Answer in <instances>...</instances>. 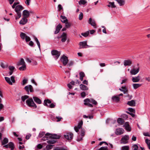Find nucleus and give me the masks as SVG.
<instances>
[{"label": "nucleus", "instance_id": "nucleus-1", "mask_svg": "<svg viewBox=\"0 0 150 150\" xmlns=\"http://www.w3.org/2000/svg\"><path fill=\"white\" fill-rule=\"evenodd\" d=\"M84 104L85 105H87L88 107H93L92 104L94 105H96L97 104V102L93 99L87 98L84 100Z\"/></svg>", "mask_w": 150, "mask_h": 150}, {"label": "nucleus", "instance_id": "nucleus-2", "mask_svg": "<svg viewBox=\"0 0 150 150\" xmlns=\"http://www.w3.org/2000/svg\"><path fill=\"white\" fill-rule=\"evenodd\" d=\"M27 105L29 107H33L34 108H37V105L34 102L32 98L27 99L26 101Z\"/></svg>", "mask_w": 150, "mask_h": 150}, {"label": "nucleus", "instance_id": "nucleus-3", "mask_svg": "<svg viewBox=\"0 0 150 150\" xmlns=\"http://www.w3.org/2000/svg\"><path fill=\"white\" fill-rule=\"evenodd\" d=\"M60 60L62 62L64 66H65L67 64L68 62V57L66 56L63 55L61 57Z\"/></svg>", "mask_w": 150, "mask_h": 150}, {"label": "nucleus", "instance_id": "nucleus-4", "mask_svg": "<svg viewBox=\"0 0 150 150\" xmlns=\"http://www.w3.org/2000/svg\"><path fill=\"white\" fill-rule=\"evenodd\" d=\"M24 89L26 91L28 94H29V91L30 92L34 91V90L32 86L30 85L26 86L24 87Z\"/></svg>", "mask_w": 150, "mask_h": 150}, {"label": "nucleus", "instance_id": "nucleus-5", "mask_svg": "<svg viewBox=\"0 0 150 150\" xmlns=\"http://www.w3.org/2000/svg\"><path fill=\"white\" fill-rule=\"evenodd\" d=\"M51 54L53 56H54V57L57 59H58L60 55V52L58 51L57 50H53L51 51Z\"/></svg>", "mask_w": 150, "mask_h": 150}, {"label": "nucleus", "instance_id": "nucleus-6", "mask_svg": "<svg viewBox=\"0 0 150 150\" xmlns=\"http://www.w3.org/2000/svg\"><path fill=\"white\" fill-rule=\"evenodd\" d=\"M129 139V137L128 135L125 136L122 138L120 141V143L123 144L127 143L128 142V140Z\"/></svg>", "mask_w": 150, "mask_h": 150}, {"label": "nucleus", "instance_id": "nucleus-7", "mask_svg": "<svg viewBox=\"0 0 150 150\" xmlns=\"http://www.w3.org/2000/svg\"><path fill=\"white\" fill-rule=\"evenodd\" d=\"M24 8L21 5H18L16 6L15 11L17 14L21 13V11Z\"/></svg>", "mask_w": 150, "mask_h": 150}, {"label": "nucleus", "instance_id": "nucleus-8", "mask_svg": "<svg viewBox=\"0 0 150 150\" xmlns=\"http://www.w3.org/2000/svg\"><path fill=\"white\" fill-rule=\"evenodd\" d=\"M73 134L71 132L67 133L66 134L64 135V138L69 141L71 140L73 138Z\"/></svg>", "mask_w": 150, "mask_h": 150}, {"label": "nucleus", "instance_id": "nucleus-9", "mask_svg": "<svg viewBox=\"0 0 150 150\" xmlns=\"http://www.w3.org/2000/svg\"><path fill=\"white\" fill-rule=\"evenodd\" d=\"M88 22L89 24H91L94 28H96V24L94 20L92 19L91 18H90L89 19Z\"/></svg>", "mask_w": 150, "mask_h": 150}, {"label": "nucleus", "instance_id": "nucleus-10", "mask_svg": "<svg viewBox=\"0 0 150 150\" xmlns=\"http://www.w3.org/2000/svg\"><path fill=\"white\" fill-rule=\"evenodd\" d=\"M79 45H80L79 49L86 48V46H88L87 44V41H86L80 42Z\"/></svg>", "mask_w": 150, "mask_h": 150}, {"label": "nucleus", "instance_id": "nucleus-11", "mask_svg": "<svg viewBox=\"0 0 150 150\" xmlns=\"http://www.w3.org/2000/svg\"><path fill=\"white\" fill-rule=\"evenodd\" d=\"M119 90L122 92L124 94H127L128 93V89L125 86L121 87V88H119Z\"/></svg>", "mask_w": 150, "mask_h": 150}, {"label": "nucleus", "instance_id": "nucleus-12", "mask_svg": "<svg viewBox=\"0 0 150 150\" xmlns=\"http://www.w3.org/2000/svg\"><path fill=\"white\" fill-rule=\"evenodd\" d=\"M139 71V67H138L137 69H132L130 71V73L131 75H136L138 73Z\"/></svg>", "mask_w": 150, "mask_h": 150}, {"label": "nucleus", "instance_id": "nucleus-13", "mask_svg": "<svg viewBox=\"0 0 150 150\" xmlns=\"http://www.w3.org/2000/svg\"><path fill=\"white\" fill-rule=\"evenodd\" d=\"M60 37L62 38L61 41L62 42H64L67 39V35L66 33L63 32L61 35Z\"/></svg>", "mask_w": 150, "mask_h": 150}, {"label": "nucleus", "instance_id": "nucleus-14", "mask_svg": "<svg viewBox=\"0 0 150 150\" xmlns=\"http://www.w3.org/2000/svg\"><path fill=\"white\" fill-rule=\"evenodd\" d=\"M140 79V76L138 75L137 76L132 77V81L133 82L136 83L139 81Z\"/></svg>", "mask_w": 150, "mask_h": 150}, {"label": "nucleus", "instance_id": "nucleus-15", "mask_svg": "<svg viewBox=\"0 0 150 150\" xmlns=\"http://www.w3.org/2000/svg\"><path fill=\"white\" fill-rule=\"evenodd\" d=\"M132 63V61L130 60H125L124 62V64L125 66H130Z\"/></svg>", "mask_w": 150, "mask_h": 150}, {"label": "nucleus", "instance_id": "nucleus-16", "mask_svg": "<svg viewBox=\"0 0 150 150\" xmlns=\"http://www.w3.org/2000/svg\"><path fill=\"white\" fill-rule=\"evenodd\" d=\"M124 130L122 128H118L116 129L115 133L117 135H120L124 132Z\"/></svg>", "mask_w": 150, "mask_h": 150}, {"label": "nucleus", "instance_id": "nucleus-17", "mask_svg": "<svg viewBox=\"0 0 150 150\" xmlns=\"http://www.w3.org/2000/svg\"><path fill=\"white\" fill-rule=\"evenodd\" d=\"M28 22V19L25 17H23L19 22L20 24L24 25Z\"/></svg>", "mask_w": 150, "mask_h": 150}, {"label": "nucleus", "instance_id": "nucleus-18", "mask_svg": "<svg viewBox=\"0 0 150 150\" xmlns=\"http://www.w3.org/2000/svg\"><path fill=\"white\" fill-rule=\"evenodd\" d=\"M22 15L23 17H25L27 18L29 17L30 14L28 11L24 10L23 11Z\"/></svg>", "mask_w": 150, "mask_h": 150}, {"label": "nucleus", "instance_id": "nucleus-19", "mask_svg": "<svg viewBox=\"0 0 150 150\" xmlns=\"http://www.w3.org/2000/svg\"><path fill=\"white\" fill-rule=\"evenodd\" d=\"M62 28V25L60 24H59L56 27V30L54 32V33L55 34L58 33Z\"/></svg>", "mask_w": 150, "mask_h": 150}, {"label": "nucleus", "instance_id": "nucleus-20", "mask_svg": "<svg viewBox=\"0 0 150 150\" xmlns=\"http://www.w3.org/2000/svg\"><path fill=\"white\" fill-rule=\"evenodd\" d=\"M112 99L113 101H115L116 102H118L120 100V98L117 95L114 96H112Z\"/></svg>", "mask_w": 150, "mask_h": 150}, {"label": "nucleus", "instance_id": "nucleus-21", "mask_svg": "<svg viewBox=\"0 0 150 150\" xmlns=\"http://www.w3.org/2000/svg\"><path fill=\"white\" fill-rule=\"evenodd\" d=\"M24 64H25V62L23 59L21 58V59L20 60L17 62V65L18 66H19L21 65H24Z\"/></svg>", "mask_w": 150, "mask_h": 150}, {"label": "nucleus", "instance_id": "nucleus-22", "mask_svg": "<svg viewBox=\"0 0 150 150\" xmlns=\"http://www.w3.org/2000/svg\"><path fill=\"white\" fill-rule=\"evenodd\" d=\"M33 98L34 101L38 104H40L41 103V101L40 99L36 97H33Z\"/></svg>", "mask_w": 150, "mask_h": 150}, {"label": "nucleus", "instance_id": "nucleus-23", "mask_svg": "<svg viewBox=\"0 0 150 150\" xmlns=\"http://www.w3.org/2000/svg\"><path fill=\"white\" fill-rule=\"evenodd\" d=\"M127 104L131 106H134L135 105V101L134 100H132L130 101H128Z\"/></svg>", "mask_w": 150, "mask_h": 150}, {"label": "nucleus", "instance_id": "nucleus-24", "mask_svg": "<svg viewBox=\"0 0 150 150\" xmlns=\"http://www.w3.org/2000/svg\"><path fill=\"white\" fill-rule=\"evenodd\" d=\"M117 123L120 125H122L125 123V121L124 120L121 118H119L117 120Z\"/></svg>", "mask_w": 150, "mask_h": 150}, {"label": "nucleus", "instance_id": "nucleus-25", "mask_svg": "<svg viewBox=\"0 0 150 150\" xmlns=\"http://www.w3.org/2000/svg\"><path fill=\"white\" fill-rule=\"evenodd\" d=\"M8 68L10 71L9 72V75H11L13 74V70L15 69V67L13 66H10L8 67Z\"/></svg>", "mask_w": 150, "mask_h": 150}, {"label": "nucleus", "instance_id": "nucleus-26", "mask_svg": "<svg viewBox=\"0 0 150 150\" xmlns=\"http://www.w3.org/2000/svg\"><path fill=\"white\" fill-rule=\"evenodd\" d=\"M50 138L54 139H58L60 137L56 134H52L49 137Z\"/></svg>", "mask_w": 150, "mask_h": 150}, {"label": "nucleus", "instance_id": "nucleus-27", "mask_svg": "<svg viewBox=\"0 0 150 150\" xmlns=\"http://www.w3.org/2000/svg\"><path fill=\"white\" fill-rule=\"evenodd\" d=\"M80 79L81 81L83 80V78L85 76V74L83 72L81 71L79 73Z\"/></svg>", "mask_w": 150, "mask_h": 150}, {"label": "nucleus", "instance_id": "nucleus-28", "mask_svg": "<svg viewBox=\"0 0 150 150\" xmlns=\"http://www.w3.org/2000/svg\"><path fill=\"white\" fill-rule=\"evenodd\" d=\"M51 101L49 99L45 100H44V105L45 106H46L47 107L48 106V105L47 104L51 103Z\"/></svg>", "mask_w": 150, "mask_h": 150}, {"label": "nucleus", "instance_id": "nucleus-29", "mask_svg": "<svg viewBox=\"0 0 150 150\" xmlns=\"http://www.w3.org/2000/svg\"><path fill=\"white\" fill-rule=\"evenodd\" d=\"M80 88L83 90H87L88 89V87L84 85L81 84L80 85Z\"/></svg>", "mask_w": 150, "mask_h": 150}, {"label": "nucleus", "instance_id": "nucleus-30", "mask_svg": "<svg viewBox=\"0 0 150 150\" xmlns=\"http://www.w3.org/2000/svg\"><path fill=\"white\" fill-rule=\"evenodd\" d=\"M8 142V139L6 138H5L1 141L2 145H5L7 144Z\"/></svg>", "mask_w": 150, "mask_h": 150}, {"label": "nucleus", "instance_id": "nucleus-31", "mask_svg": "<svg viewBox=\"0 0 150 150\" xmlns=\"http://www.w3.org/2000/svg\"><path fill=\"white\" fill-rule=\"evenodd\" d=\"M142 85L141 84L139 83H134L132 84V86L134 89H137L140 87Z\"/></svg>", "mask_w": 150, "mask_h": 150}, {"label": "nucleus", "instance_id": "nucleus-32", "mask_svg": "<svg viewBox=\"0 0 150 150\" xmlns=\"http://www.w3.org/2000/svg\"><path fill=\"white\" fill-rule=\"evenodd\" d=\"M9 148H11V150H13L14 148V144L12 142H9L8 144Z\"/></svg>", "mask_w": 150, "mask_h": 150}, {"label": "nucleus", "instance_id": "nucleus-33", "mask_svg": "<svg viewBox=\"0 0 150 150\" xmlns=\"http://www.w3.org/2000/svg\"><path fill=\"white\" fill-rule=\"evenodd\" d=\"M120 6L124 5L125 3V0H116Z\"/></svg>", "mask_w": 150, "mask_h": 150}, {"label": "nucleus", "instance_id": "nucleus-34", "mask_svg": "<svg viewBox=\"0 0 150 150\" xmlns=\"http://www.w3.org/2000/svg\"><path fill=\"white\" fill-rule=\"evenodd\" d=\"M5 79L6 81L10 85H12L13 84L12 82L11 81L10 78L6 77H5Z\"/></svg>", "mask_w": 150, "mask_h": 150}, {"label": "nucleus", "instance_id": "nucleus-35", "mask_svg": "<svg viewBox=\"0 0 150 150\" xmlns=\"http://www.w3.org/2000/svg\"><path fill=\"white\" fill-rule=\"evenodd\" d=\"M125 129L128 131H131V128L130 127L129 125L128 124V123H127V122L125 123Z\"/></svg>", "mask_w": 150, "mask_h": 150}, {"label": "nucleus", "instance_id": "nucleus-36", "mask_svg": "<svg viewBox=\"0 0 150 150\" xmlns=\"http://www.w3.org/2000/svg\"><path fill=\"white\" fill-rule=\"evenodd\" d=\"M108 6L109 7H111L112 8H115L116 7V6L114 4V2H109V4L108 5Z\"/></svg>", "mask_w": 150, "mask_h": 150}, {"label": "nucleus", "instance_id": "nucleus-37", "mask_svg": "<svg viewBox=\"0 0 150 150\" xmlns=\"http://www.w3.org/2000/svg\"><path fill=\"white\" fill-rule=\"evenodd\" d=\"M145 142L147 144L149 149L150 150V140L146 139Z\"/></svg>", "mask_w": 150, "mask_h": 150}, {"label": "nucleus", "instance_id": "nucleus-38", "mask_svg": "<svg viewBox=\"0 0 150 150\" xmlns=\"http://www.w3.org/2000/svg\"><path fill=\"white\" fill-rule=\"evenodd\" d=\"M26 69V66L25 64H24V65H23L22 66L19 67V69L21 71H23L25 70Z\"/></svg>", "mask_w": 150, "mask_h": 150}, {"label": "nucleus", "instance_id": "nucleus-39", "mask_svg": "<svg viewBox=\"0 0 150 150\" xmlns=\"http://www.w3.org/2000/svg\"><path fill=\"white\" fill-rule=\"evenodd\" d=\"M27 36L26 34L24 33L21 32L20 34V37L22 39L24 40L26 36Z\"/></svg>", "mask_w": 150, "mask_h": 150}, {"label": "nucleus", "instance_id": "nucleus-40", "mask_svg": "<svg viewBox=\"0 0 150 150\" xmlns=\"http://www.w3.org/2000/svg\"><path fill=\"white\" fill-rule=\"evenodd\" d=\"M34 39H35V40L36 42L38 45V46L39 49H40V43L39 42V41L38 39L36 37H35L34 38Z\"/></svg>", "mask_w": 150, "mask_h": 150}, {"label": "nucleus", "instance_id": "nucleus-41", "mask_svg": "<svg viewBox=\"0 0 150 150\" xmlns=\"http://www.w3.org/2000/svg\"><path fill=\"white\" fill-rule=\"evenodd\" d=\"M80 5H85L87 3V2L85 0H81L79 2Z\"/></svg>", "mask_w": 150, "mask_h": 150}, {"label": "nucleus", "instance_id": "nucleus-42", "mask_svg": "<svg viewBox=\"0 0 150 150\" xmlns=\"http://www.w3.org/2000/svg\"><path fill=\"white\" fill-rule=\"evenodd\" d=\"M56 141L53 140H50L47 141V142L49 144H53L55 143Z\"/></svg>", "mask_w": 150, "mask_h": 150}, {"label": "nucleus", "instance_id": "nucleus-43", "mask_svg": "<svg viewBox=\"0 0 150 150\" xmlns=\"http://www.w3.org/2000/svg\"><path fill=\"white\" fill-rule=\"evenodd\" d=\"M129 148L128 146H125L122 147V150H129Z\"/></svg>", "mask_w": 150, "mask_h": 150}, {"label": "nucleus", "instance_id": "nucleus-44", "mask_svg": "<svg viewBox=\"0 0 150 150\" xmlns=\"http://www.w3.org/2000/svg\"><path fill=\"white\" fill-rule=\"evenodd\" d=\"M83 124V122L82 120H81L78 123L77 127L79 129L81 128L82 125Z\"/></svg>", "mask_w": 150, "mask_h": 150}, {"label": "nucleus", "instance_id": "nucleus-45", "mask_svg": "<svg viewBox=\"0 0 150 150\" xmlns=\"http://www.w3.org/2000/svg\"><path fill=\"white\" fill-rule=\"evenodd\" d=\"M89 34V32L88 31H87L85 33H81V35L82 36H83L85 37H86L87 36H88Z\"/></svg>", "mask_w": 150, "mask_h": 150}, {"label": "nucleus", "instance_id": "nucleus-46", "mask_svg": "<svg viewBox=\"0 0 150 150\" xmlns=\"http://www.w3.org/2000/svg\"><path fill=\"white\" fill-rule=\"evenodd\" d=\"M29 98V96L27 95H25L21 97V99L23 101H24L25 100Z\"/></svg>", "mask_w": 150, "mask_h": 150}, {"label": "nucleus", "instance_id": "nucleus-47", "mask_svg": "<svg viewBox=\"0 0 150 150\" xmlns=\"http://www.w3.org/2000/svg\"><path fill=\"white\" fill-rule=\"evenodd\" d=\"M28 81V80L27 79H24L22 81V83H21V84L23 86L24 85L26 84Z\"/></svg>", "mask_w": 150, "mask_h": 150}, {"label": "nucleus", "instance_id": "nucleus-48", "mask_svg": "<svg viewBox=\"0 0 150 150\" xmlns=\"http://www.w3.org/2000/svg\"><path fill=\"white\" fill-rule=\"evenodd\" d=\"M71 26V24L68 22H67L65 23V27L66 28H69Z\"/></svg>", "mask_w": 150, "mask_h": 150}, {"label": "nucleus", "instance_id": "nucleus-49", "mask_svg": "<svg viewBox=\"0 0 150 150\" xmlns=\"http://www.w3.org/2000/svg\"><path fill=\"white\" fill-rule=\"evenodd\" d=\"M46 148L47 150H49L52 149V145L50 144L47 145L46 146Z\"/></svg>", "mask_w": 150, "mask_h": 150}, {"label": "nucleus", "instance_id": "nucleus-50", "mask_svg": "<svg viewBox=\"0 0 150 150\" xmlns=\"http://www.w3.org/2000/svg\"><path fill=\"white\" fill-rule=\"evenodd\" d=\"M17 16H15V19L16 20H17L19 18H20L21 16V14L18 13L17 14Z\"/></svg>", "mask_w": 150, "mask_h": 150}, {"label": "nucleus", "instance_id": "nucleus-51", "mask_svg": "<svg viewBox=\"0 0 150 150\" xmlns=\"http://www.w3.org/2000/svg\"><path fill=\"white\" fill-rule=\"evenodd\" d=\"M88 93H86V92L84 91L81 93V95L82 97L84 98L85 96L88 95Z\"/></svg>", "mask_w": 150, "mask_h": 150}, {"label": "nucleus", "instance_id": "nucleus-52", "mask_svg": "<svg viewBox=\"0 0 150 150\" xmlns=\"http://www.w3.org/2000/svg\"><path fill=\"white\" fill-rule=\"evenodd\" d=\"M67 64V66L68 67H70L72 65L74 64V62L72 61H71L70 62H69Z\"/></svg>", "mask_w": 150, "mask_h": 150}, {"label": "nucleus", "instance_id": "nucleus-53", "mask_svg": "<svg viewBox=\"0 0 150 150\" xmlns=\"http://www.w3.org/2000/svg\"><path fill=\"white\" fill-rule=\"evenodd\" d=\"M85 130L83 129H81V135L82 137H83L85 135Z\"/></svg>", "mask_w": 150, "mask_h": 150}, {"label": "nucleus", "instance_id": "nucleus-54", "mask_svg": "<svg viewBox=\"0 0 150 150\" xmlns=\"http://www.w3.org/2000/svg\"><path fill=\"white\" fill-rule=\"evenodd\" d=\"M83 13L82 12L81 13L79 16V19L80 20H81L83 18Z\"/></svg>", "mask_w": 150, "mask_h": 150}, {"label": "nucleus", "instance_id": "nucleus-55", "mask_svg": "<svg viewBox=\"0 0 150 150\" xmlns=\"http://www.w3.org/2000/svg\"><path fill=\"white\" fill-rule=\"evenodd\" d=\"M128 79H125L122 80V82L121 83V84H122L124 83H126L128 81Z\"/></svg>", "mask_w": 150, "mask_h": 150}, {"label": "nucleus", "instance_id": "nucleus-56", "mask_svg": "<svg viewBox=\"0 0 150 150\" xmlns=\"http://www.w3.org/2000/svg\"><path fill=\"white\" fill-rule=\"evenodd\" d=\"M58 11H59L61 10L62 9V7L61 4H59L58 6Z\"/></svg>", "mask_w": 150, "mask_h": 150}, {"label": "nucleus", "instance_id": "nucleus-57", "mask_svg": "<svg viewBox=\"0 0 150 150\" xmlns=\"http://www.w3.org/2000/svg\"><path fill=\"white\" fill-rule=\"evenodd\" d=\"M45 133L43 132H42L40 133L38 137H39L41 138L44 135Z\"/></svg>", "mask_w": 150, "mask_h": 150}, {"label": "nucleus", "instance_id": "nucleus-58", "mask_svg": "<svg viewBox=\"0 0 150 150\" xmlns=\"http://www.w3.org/2000/svg\"><path fill=\"white\" fill-rule=\"evenodd\" d=\"M121 117H122L124 118V119H127L128 117V116L126 114H122V115Z\"/></svg>", "mask_w": 150, "mask_h": 150}, {"label": "nucleus", "instance_id": "nucleus-59", "mask_svg": "<svg viewBox=\"0 0 150 150\" xmlns=\"http://www.w3.org/2000/svg\"><path fill=\"white\" fill-rule=\"evenodd\" d=\"M55 106V105L53 103H52L49 106L48 105L47 107H50L51 108H54Z\"/></svg>", "mask_w": 150, "mask_h": 150}, {"label": "nucleus", "instance_id": "nucleus-60", "mask_svg": "<svg viewBox=\"0 0 150 150\" xmlns=\"http://www.w3.org/2000/svg\"><path fill=\"white\" fill-rule=\"evenodd\" d=\"M128 110L131 112H135V110L132 108H128Z\"/></svg>", "mask_w": 150, "mask_h": 150}, {"label": "nucleus", "instance_id": "nucleus-61", "mask_svg": "<svg viewBox=\"0 0 150 150\" xmlns=\"http://www.w3.org/2000/svg\"><path fill=\"white\" fill-rule=\"evenodd\" d=\"M25 40L26 42L29 41L30 40V38L28 36H26L25 38Z\"/></svg>", "mask_w": 150, "mask_h": 150}, {"label": "nucleus", "instance_id": "nucleus-62", "mask_svg": "<svg viewBox=\"0 0 150 150\" xmlns=\"http://www.w3.org/2000/svg\"><path fill=\"white\" fill-rule=\"evenodd\" d=\"M19 4V3L18 2H14L13 4V5L12 6V8H15V6H16V5L18 4Z\"/></svg>", "mask_w": 150, "mask_h": 150}, {"label": "nucleus", "instance_id": "nucleus-63", "mask_svg": "<svg viewBox=\"0 0 150 150\" xmlns=\"http://www.w3.org/2000/svg\"><path fill=\"white\" fill-rule=\"evenodd\" d=\"M143 135L145 136H148L150 137V135L149 134V133L148 132L144 133Z\"/></svg>", "mask_w": 150, "mask_h": 150}, {"label": "nucleus", "instance_id": "nucleus-64", "mask_svg": "<svg viewBox=\"0 0 150 150\" xmlns=\"http://www.w3.org/2000/svg\"><path fill=\"white\" fill-rule=\"evenodd\" d=\"M11 80L12 81V82L13 83H14L15 82V77L14 76H11Z\"/></svg>", "mask_w": 150, "mask_h": 150}]
</instances>
